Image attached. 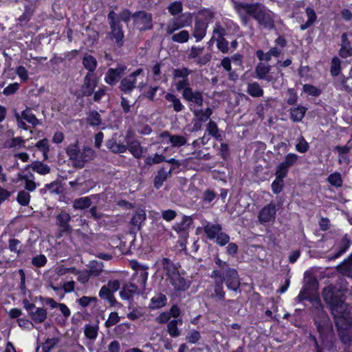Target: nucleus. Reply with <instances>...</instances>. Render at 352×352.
<instances>
[{
	"mask_svg": "<svg viewBox=\"0 0 352 352\" xmlns=\"http://www.w3.org/2000/svg\"><path fill=\"white\" fill-rule=\"evenodd\" d=\"M126 69V65L124 63H118L115 68H109L105 74L104 82L111 86L116 85Z\"/></svg>",
	"mask_w": 352,
	"mask_h": 352,
	"instance_id": "11",
	"label": "nucleus"
},
{
	"mask_svg": "<svg viewBox=\"0 0 352 352\" xmlns=\"http://www.w3.org/2000/svg\"><path fill=\"white\" fill-rule=\"evenodd\" d=\"M165 99L170 103L168 108H173L175 112H181L184 109V106L180 99L175 94L168 93L165 95Z\"/></svg>",
	"mask_w": 352,
	"mask_h": 352,
	"instance_id": "27",
	"label": "nucleus"
},
{
	"mask_svg": "<svg viewBox=\"0 0 352 352\" xmlns=\"http://www.w3.org/2000/svg\"><path fill=\"white\" fill-rule=\"evenodd\" d=\"M307 109L303 107H297L291 109V119L296 122H300L305 116Z\"/></svg>",
	"mask_w": 352,
	"mask_h": 352,
	"instance_id": "40",
	"label": "nucleus"
},
{
	"mask_svg": "<svg viewBox=\"0 0 352 352\" xmlns=\"http://www.w3.org/2000/svg\"><path fill=\"white\" fill-rule=\"evenodd\" d=\"M21 117L33 126H36L39 124V120L36 118L35 115L32 113V110L28 107L22 111Z\"/></svg>",
	"mask_w": 352,
	"mask_h": 352,
	"instance_id": "46",
	"label": "nucleus"
},
{
	"mask_svg": "<svg viewBox=\"0 0 352 352\" xmlns=\"http://www.w3.org/2000/svg\"><path fill=\"white\" fill-rule=\"evenodd\" d=\"M172 171L173 168H170L169 170H166L164 167H162L159 169L153 180L154 187L156 189H160L162 186L164 182L171 175Z\"/></svg>",
	"mask_w": 352,
	"mask_h": 352,
	"instance_id": "25",
	"label": "nucleus"
},
{
	"mask_svg": "<svg viewBox=\"0 0 352 352\" xmlns=\"http://www.w3.org/2000/svg\"><path fill=\"white\" fill-rule=\"evenodd\" d=\"M215 264L218 265L219 269H214L210 276L216 280L220 279L225 275H227L230 270H235V269L230 267L227 262L221 261L219 258L215 259Z\"/></svg>",
	"mask_w": 352,
	"mask_h": 352,
	"instance_id": "18",
	"label": "nucleus"
},
{
	"mask_svg": "<svg viewBox=\"0 0 352 352\" xmlns=\"http://www.w3.org/2000/svg\"><path fill=\"white\" fill-rule=\"evenodd\" d=\"M191 89L192 87H190L188 78L182 79L176 83V89L177 91L182 92V94H186L188 90H190Z\"/></svg>",
	"mask_w": 352,
	"mask_h": 352,
	"instance_id": "55",
	"label": "nucleus"
},
{
	"mask_svg": "<svg viewBox=\"0 0 352 352\" xmlns=\"http://www.w3.org/2000/svg\"><path fill=\"white\" fill-rule=\"evenodd\" d=\"M179 320H172L167 324V331L169 335L173 338H177L180 335V331L177 328Z\"/></svg>",
	"mask_w": 352,
	"mask_h": 352,
	"instance_id": "52",
	"label": "nucleus"
},
{
	"mask_svg": "<svg viewBox=\"0 0 352 352\" xmlns=\"http://www.w3.org/2000/svg\"><path fill=\"white\" fill-rule=\"evenodd\" d=\"M277 209L272 202L263 206L258 212L257 218L259 223L262 225L273 223L276 217Z\"/></svg>",
	"mask_w": 352,
	"mask_h": 352,
	"instance_id": "10",
	"label": "nucleus"
},
{
	"mask_svg": "<svg viewBox=\"0 0 352 352\" xmlns=\"http://www.w3.org/2000/svg\"><path fill=\"white\" fill-rule=\"evenodd\" d=\"M192 222V219L190 217L184 215L180 222L174 225L173 229L177 233H180L186 231L190 227Z\"/></svg>",
	"mask_w": 352,
	"mask_h": 352,
	"instance_id": "37",
	"label": "nucleus"
},
{
	"mask_svg": "<svg viewBox=\"0 0 352 352\" xmlns=\"http://www.w3.org/2000/svg\"><path fill=\"white\" fill-rule=\"evenodd\" d=\"M309 147V144L302 136L298 138V142L296 145V149L297 151L301 153H305L308 151Z\"/></svg>",
	"mask_w": 352,
	"mask_h": 352,
	"instance_id": "62",
	"label": "nucleus"
},
{
	"mask_svg": "<svg viewBox=\"0 0 352 352\" xmlns=\"http://www.w3.org/2000/svg\"><path fill=\"white\" fill-rule=\"evenodd\" d=\"M226 292L223 290L222 280L214 279V292L211 294L210 298L216 300H224Z\"/></svg>",
	"mask_w": 352,
	"mask_h": 352,
	"instance_id": "31",
	"label": "nucleus"
},
{
	"mask_svg": "<svg viewBox=\"0 0 352 352\" xmlns=\"http://www.w3.org/2000/svg\"><path fill=\"white\" fill-rule=\"evenodd\" d=\"M168 11L172 15H176L182 12V3L180 1H174L168 6Z\"/></svg>",
	"mask_w": 352,
	"mask_h": 352,
	"instance_id": "64",
	"label": "nucleus"
},
{
	"mask_svg": "<svg viewBox=\"0 0 352 352\" xmlns=\"http://www.w3.org/2000/svg\"><path fill=\"white\" fill-rule=\"evenodd\" d=\"M97 298L91 296H82L76 300V302L82 307L85 308L89 306L91 303L96 302Z\"/></svg>",
	"mask_w": 352,
	"mask_h": 352,
	"instance_id": "60",
	"label": "nucleus"
},
{
	"mask_svg": "<svg viewBox=\"0 0 352 352\" xmlns=\"http://www.w3.org/2000/svg\"><path fill=\"white\" fill-rule=\"evenodd\" d=\"M162 138H168V142L174 147H179L186 144V139L179 135H170L168 131H164L161 134Z\"/></svg>",
	"mask_w": 352,
	"mask_h": 352,
	"instance_id": "29",
	"label": "nucleus"
},
{
	"mask_svg": "<svg viewBox=\"0 0 352 352\" xmlns=\"http://www.w3.org/2000/svg\"><path fill=\"white\" fill-rule=\"evenodd\" d=\"M192 73V71L187 67L175 69L173 71V77L176 78L185 79Z\"/></svg>",
	"mask_w": 352,
	"mask_h": 352,
	"instance_id": "56",
	"label": "nucleus"
},
{
	"mask_svg": "<svg viewBox=\"0 0 352 352\" xmlns=\"http://www.w3.org/2000/svg\"><path fill=\"white\" fill-rule=\"evenodd\" d=\"M322 298L333 316L335 323L343 321L340 316L351 313L348 304L344 302V290L340 286L330 285L323 289Z\"/></svg>",
	"mask_w": 352,
	"mask_h": 352,
	"instance_id": "2",
	"label": "nucleus"
},
{
	"mask_svg": "<svg viewBox=\"0 0 352 352\" xmlns=\"http://www.w3.org/2000/svg\"><path fill=\"white\" fill-rule=\"evenodd\" d=\"M183 98L188 102L189 109L190 107L195 108V105L201 107L204 104L203 92L199 90H193L192 88L186 94H182Z\"/></svg>",
	"mask_w": 352,
	"mask_h": 352,
	"instance_id": "12",
	"label": "nucleus"
},
{
	"mask_svg": "<svg viewBox=\"0 0 352 352\" xmlns=\"http://www.w3.org/2000/svg\"><path fill=\"white\" fill-rule=\"evenodd\" d=\"M245 8H247L249 15L252 16L263 28L271 30L275 28L276 14L261 3L256 2L253 3V5H245Z\"/></svg>",
	"mask_w": 352,
	"mask_h": 352,
	"instance_id": "3",
	"label": "nucleus"
},
{
	"mask_svg": "<svg viewBox=\"0 0 352 352\" xmlns=\"http://www.w3.org/2000/svg\"><path fill=\"white\" fill-rule=\"evenodd\" d=\"M219 280H222V284L225 282L227 287L229 289L236 292L239 290L241 283L239 278V275L237 271L235 270H230L227 275H225L223 278H221Z\"/></svg>",
	"mask_w": 352,
	"mask_h": 352,
	"instance_id": "14",
	"label": "nucleus"
},
{
	"mask_svg": "<svg viewBox=\"0 0 352 352\" xmlns=\"http://www.w3.org/2000/svg\"><path fill=\"white\" fill-rule=\"evenodd\" d=\"M208 23L205 20L197 19L192 30V36L196 42L201 41L206 36Z\"/></svg>",
	"mask_w": 352,
	"mask_h": 352,
	"instance_id": "16",
	"label": "nucleus"
},
{
	"mask_svg": "<svg viewBox=\"0 0 352 352\" xmlns=\"http://www.w3.org/2000/svg\"><path fill=\"white\" fill-rule=\"evenodd\" d=\"M106 146L115 154H121L126 151V144L117 140L116 134L107 140Z\"/></svg>",
	"mask_w": 352,
	"mask_h": 352,
	"instance_id": "21",
	"label": "nucleus"
},
{
	"mask_svg": "<svg viewBox=\"0 0 352 352\" xmlns=\"http://www.w3.org/2000/svg\"><path fill=\"white\" fill-rule=\"evenodd\" d=\"M206 131L209 135L212 136L218 140H221V135L215 122L210 120L206 126Z\"/></svg>",
	"mask_w": 352,
	"mask_h": 352,
	"instance_id": "44",
	"label": "nucleus"
},
{
	"mask_svg": "<svg viewBox=\"0 0 352 352\" xmlns=\"http://www.w3.org/2000/svg\"><path fill=\"white\" fill-rule=\"evenodd\" d=\"M69 159L76 168H82L85 164L94 158L95 151L90 147L85 146L80 150L78 143L69 145L66 149Z\"/></svg>",
	"mask_w": 352,
	"mask_h": 352,
	"instance_id": "4",
	"label": "nucleus"
},
{
	"mask_svg": "<svg viewBox=\"0 0 352 352\" xmlns=\"http://www.w3.org/2000/svg\"><path fill=\"white\" fill-rule=\"evenodd\" d=\"M87 122L91 126H98L101 124L102 118L98 111H91L87 114Z\"/></svg>",
	"mask_w": 352,
	"mask_h": 352,
	"instance_id": "42",
	"label": "nucleus"
},
{
	"mask_svg": "<svg viewBox=\"0 0 352 352\" xmlns=\"http://www.w3.org/2000/svg\"><path fill=\"white\" fill-rule=\"evenodd\" d=\"M217 41V47L219 51L223 54H227L230 52V48L228 47V42L225 38H215Z\"/></svg>",
	"mask_w": 352,
	"mask_h": 352,
	"instance_id": "61",
	"label": "nucleus"
},
{
	"mask_svg": "<svg viewBox=\"0 0 352 352\" xmlns=\"http://www.w3.org/2000/svg\"><path fill=\"white\" fill-rule=\"evenodd\" d=\"M30 195L25 190H21L18 192L16 200L21 206H28L30 203Z\"/></svg>",
	"mask_w": 352,
	"mask_h": 352,
	"instance_id": "58",
	"label": "nucleus"
},
{
	"mask_svg": "<svg viewBox=\"0 0 352 352\" xmlns=\"http://www.w3.org/2000/svg\"><path fill=\"white\" fill-rule=\"evenodd\" d=\"M143 73L141 68L137 69L130 74L124 76L120 80L118 89L125 94H131L137 87L138 77Z\"/></svg>",
	"mask_w": 352,
	"mask_h": 352,
	"instance_id": "7",
	"label": "nucleus"
},
{
	"mask_svg": "<svg viewBox=\"0 0 352 352\" xmlns=\"http://www.w3.org/2000/svg\"><path fill=\"white\" fill-rule=\"evenodd\" d=\"M138 287L135 284H125L122 287L120 295L122 299L130 300L133 299L134 294L138 293Z\"/></svg>",
	"mask_w": 352,
	"mask_h": 352,
	"instance_id": "28",
	"label": "nucleus"
},
{
	"mask_svg": "<svg viewBox=\"0 0 352 352\" xmlns=\"http://www.w3.org/2000/svg\"><path fill=\"white\" fill-rule=\"evenodd\" d=\"M340 49L339 50V55L346 58L352 56V47L350 44V41L348 39V35L346 33H343L341 35V44Z\"/></svg>",
	"mask_w": 352,
	"mask_h": 352,
	"instance_id": "24",
	"label": "nucleus"
},
{
	"mask_svg": "<svg viewBox=\"0 0 352 352\" xmlns=\"http://www.w3.org/2000/svg\"><path fill=\"white\" fill-rule=\"evenodd\" d=\"M59 339L57 338H48L43 343L42 349L43 352H50L51 350L58 343Z\"/></svg>",
	"mask_w": 352,
	"mask_h": 352,
	"instance_id": "59",
	"label": "nucleus"
},
{
	"mask_svg": "<svg viewBox=\"0 0 352 352\" xmlns=\"http://www.w3.org/2000/svg\"><path fill=\"white\" fill-rule=\"evenodd\" d=\"M190 38V34L187 30H182L177 33L173 34L172 41L179 43H186Z\"/></svg>",
	"mask_w": 352,
	"mask_h": 352,
	"instance_id": "49",
	"label": "nucleus"
},
{
	"mask_svg": "<svg viewBox=\"0 0 352 352\" xmlns=\"http://www.w3.org/2000/svg\"><path fill=\"white\" fill-rule=\"evenodd\" d=\"M305 13L307 17V20L305 23L301 24L300 26V30L302 31L311 27L317 19V14L314 8L311 7H307L305 8Z\"/></svg>",
	"mask_w": 352,
	"mask_h": 352,
	"instance_id": "30",
	"label": "nucleus"
},
{
	"mask_svg": "<svg viewBox=\"0 0 352 352\" xmlns=\"http://www.w3.org/2000/svg\"><path fill=\"white\" fill-rule=\"evenodd\" d=\"M303 91L305 93L312 96H318L322 93L321 90L316 87L308 84L303 86Z\"/></svg>",
	"mask_w": 352,
	"mask_h": 352,
	"instance_id": "63",
	"label": "nucleus"
},
{
	"mask_svg": "<svg viewBox=\"0 0 352 352\" xmlns=\"http://www.w3.org/2000/svg\"><path fill=\"white\" fill-rule=\"evenodd\" d=\"M222 231V226L220 224H214L210 222H207L204 226V232L206 236L210 239H214L218 234Z\"/></svg>",
	"mask_w": 352,
	"mask_h": 352,
	"instance_id": "26",
	"label": "nucleus"
},
{
	"mask_svg": "<svg viewBox=\"0 0 352 352\" xmlns=\"http://www.w3.org/2000/svg\"><path fill=\"white\" fill-rule=\"evenodd\" d=\"M33 170L41 174L46 175L50 172V168L48 165L43 164L41 162H35L32 164Z\"/></svg>",
	"mask_w": 352,
	"mask_h": 352,
	"instance_id": "50",
	"label": "nucleus"
},
{
	"mask_svg": "<svg viewBox=\"0 0 352 352\" xmlns=\"http://www.w3.org/2000/svg\"><path fill=\"white\" fill-rule=\"evenodd\" d=\"M91 205V200L89 197H82L76 199L73 201V208L76 210H83Z\"/></svg>",
	"mask_w": 352,
	"mask_h": 352,
	"instance_id": "39",
	"label": "nucleus"
},
{
	"mask_svg": "<svg viewBox=\"0 0 352 352\" xmlns=\"http://www.w3.org/2000/svg\"><path fill=\"white\" fill-rule=\"evenodd\" d=\"M97 86V80L94 74L88 72L84 79V84L82 87V93L85 96H90Z\"/></svg>",
	"mask_w": 352,
	"mask_h": 352,
	"instance_id": "20",
	"label": "nucleus"
},
{
	"mask_svg": "<svg viewBox=\"0 0 352 352\" xmlns=\"http://www.w3.org/2000/svg\"><path fill=\"white\" fill-rule=\"evenodd\" d=\"M126 147V151L129 150L136 159L141 158L143 153L146 151V149L141 146L140 142L137 140L132 141L127 140Z\"/></svg>",
	"mask_w": 352,
	"mask_h": 352,
	"instance_id": "23",
	"label": "nucleus"
},
{
	"mask_svg": "<svg viewBox=\"0 0 352 352\" xmlns=\"http://www.w3.org/2000/svg\"><path fill=\"white\" fill-rule=\"evenodd\" d=\"M272 66L267 63H258L255 67V77L261 80H265L267 82L274 84L277 82L278 77L271 72Z\"/></svg>",
	"mask_w": 352,
	"mask_h": 352,
	"instance_id": "9",
	"label": "nucleus"
},
{
	"mask_svg": "<svg viewBox=\"0 0 352 352\" xmlns=\"http://www.w3.org/2000/svg\"><path fill=\"white\" fill-rule=\"evenodd\" d=\"M157 271H163L167 278L178 271L175 265L168 258L158 259L156 261Z\"/></svg>",
	"mask_w": 352,
	"mask_h": 352,
	"instance_id": "15",
	"label": "nucleus"
},
{
	"mask_svg": "<svg viewBox=\"0 0 352 352\" xmlns=\"http://www.w3.org/2000/svg\"><path fill=\"white\" fill-rule=\"evenodd\" d=\"M245 5H253V3L234 2V8L240 16L243 23L246 25L248 20L247 14L249 15V12H248L247 8H245Z\"/></svg>",
	"mask_w": 352,
	"mask_h": 352,
	"instance_id": "32",
	"label": "nucleus"
},
{
	"mask_svg": "<svg viewBox=\"0 0 352 352\" xmlns=\"http://www.w3.org/2000/svg\"><path fill=\"white\" fill-rule=\"evenodd\" d=\"M134 25L140 31H146L153 28L152 15L145 11L135 12L132 14Z\"/></svg>",
	"mask_w": 352,
	"mask_h": 352,
	"instance_id": "8",
	"label": "nucleus"
},
{
	"mask_svg": "<svg viewBox=\"0 0 352 352\" xmlns=\"http://www.w3.org/2000/svg\"><path fill=\"white\" fill-rule=\"evenodd\" d=\"M341 60L337 56L331 59L330 73L332 76H339L341 72Z\"/></svg>",
	"mask_w": 352,
	"mask_h": 352,
	"instance_id": "51",
	"label": "nucleus"
},
{
	"mask_svg": "<svg viewBox=\"0 0 352 352\" xmlns=\"http://www.w3.org/2000/svg\"><path fill=\"white\" fill-rule=\"evenodd\" d=\"M167 301L166 296L163 294H157L151 299L150 308L155 309H159L166 305Z\"/></svg>",
	"mask_w": 352,
	"mask_h": 352,
	"instance_id": "36",
	"label": "nucleus"
},
{
	"mask_svg": "<svg viewBox=\"0 0 352 352\" xmlns=\"http://www.w3.org/2000/svg\"><path fill=\"white\" fill-rule=\"evenodd\" d=\"M327 181L331 186L336 188L341 187L343 183L341 174L338 172L330 174L327 177Z\"/></svg>",
	"mask_w": 352,
	"mask_h": 352,
	"instance_id": "47",
	"label": "nucleus"
},
{
	"mask_svg": "<svg viewBox=\"0 0 352 352\" xmlns=\"http://www.w3.org/2000/svg\"><path fill=\"white\" fill-rule=\"evenodd\" d=\"M22 244L21 241L16 239H11L8 241V248L10 252L21 254L23 252Z\"/></svg>",
	"mask_w": 352,
	"mask_h": 352,
	"instance_id": "53",
	"label": "nucleus"
},
{
	"mask_svg": "<svg viewBox=\"0 0 352 352\" xmlns=\"http://www.w3.org/2000/svg\"><path fill=\"white\" fill-rule=\"evenodd\" d=\"M315 310L318 316L315 317V324L320 334L321 344L320 345L315 336H311L314 342L315 352H323V349L331 351L334 347L335 335L332 324L323 309L319 300H316Z\"/></svg>",
	"mask_w": 352,
	"mask_h": 352,
	"instance_id": "1",
	"label": "nucleus"
},
{
	"mask_svg": "<svg viewBox=\"0 0 352 352\" xmlns=\"http://www.w3.org/2000/svg\"><path fill=\"white\" fill-rule=\"evenodd\" d=\"M107 18L111 29L109 36L111 39H114L116 45L120 47L123 45L124 36L122 26L121 23H120L118 14L113 10H111L109 12Z\"/></svg>",
	"mask_w": 352,
	"mask_h": 352,
	"instance_id": "5",
	"label": "nucleus"
},
{
	"mask_svg": "<svg viewBox=\"0 0 352 352\" xmlns=\"http://www.w3.org/2000/svg\"><path fill=\"white\" fill-rule=\"evenodd\" d=\"M247 93L254 98H261L264 94V91L257 82H253L248 84Z\"/></svg>",
	"mask_w": 352,
	"mask_h": 352,
	"instance_id": "34",
	"label": "nucleus"
},
{
	"mask_svg": "<svg viewBox=\"0 0 352 352\" xmlns=\"http://www.w3.org/2000/svg\"><path fill=\"white\" fill-rule=\"evenodd\" d=\"M351 244V241L349 239L347 234H345L342 238L337 241L333 248L336 250L335 254L329 257V259H336L342 255L349 248Z\"/></svg>",
	"mask_w": 352,
	"mask_h": 352,
	"instance_id": "17",
	"label": "nucleus"
},
{
	"mask_svg": "<svg viewBox=\"0 0 352 352\" xmlns=\"http://www.w3.org/2000/svg\"><path fill=\"white\" fill-rule=\"evenodd\" d=\"M146 214L144 211L136 212L131 220V223L140 229L141 223L145 221Z\"/></svg>",
	"mask_w": 352,
	"mask_h": 352,
	"instance_id": "57",
	"label": "nucleus"
},
{
	"mask_svg": "<svg viewBox=\"0 0 352 352\" xmlns=\"http://www.w3.org/2000/svg\"><path fill=\"white\" fill-rule=\"evenodd\" d=\"M98 327L96 325H91L89 324H85L84 327V332L86 338L89 339L93 344L94 340L98 336Z\"/></svg>",
	"mask_w": 352,
	"mask_h": 352,
	"instance_id": "38",
	"label": "nucleus"
},
{
	"mask_svg": "<svg viewBox=\"0 0 352 352\" xmlns=\"http://www.w3.org/2000/svg\"><path fill=\"white\" fill-rule=\"evenodd\" d=\"M190 23V20L188 19H184L182 17L174 19L167 25L166 32L168 34H173L175 31L182 28L188 26Z\"/></svg>",
	"mask_w": 352,
	"mask_h": 352,
	"instance_id": "22",
	"label": "nucleus"
},
{
	"mask_svg": "<svg viewBox=\"0 0 352 352\" xmlns=\"http://www.w3.org/2000/svg\"><path fill=\"white\" fill-rule=\"evenodd\" d=\"M72 217L65 210H60L56 215V224L61 232L70 233L72 231V226L69 225Z\"/></svg>",
	"mask_w": 352,
	"mask_h": 352,
	"instance_id": "13",
	"label": "nucleus"
},
{
	"mask_svg": "<svg viewBox=\"0 0 352 352\" xmlns=\"http://www.w3.org/2000/svg\"><path fill=\"white\" fill-rule=\"evenodd\" d=\"M349 79V77H346L344 75L339 76L334 82L333 85L336 89L342 90L348 93L352 91L351 87L347 84V81Z\"/></svg>",
	"mask_w": 352,
	"mask_h": 352,
	"instance_id": "35",
	"label": "nucleus"
},
{
	"mask_svg": "<svg viewBox=\"0 0 352 352\" xmlns=\"http://www.w3.org/2000/svg\"><path fill=\"white\" fill-rule=\"evenodd\" d=\"M103 263L101 261H91L89 263V273L92 276H98L102 272Z\"/></svg>",
	"mask_w": 352,
	"mask_h": 352,
	"instance_id": "43",
	"label": "nucleus"
},
{
	"mask_svg": "<svg viewBox=\"0 0 352 352\" xmlns=\"http://www.w3.org/2000/svg\"><path fill=\"white\" fill-rule=\"evenodd\" d=\"M164 161H166V157L163 155L155 153L153 157H146L144 160V163L146 166H152L153 164H160Z\"/></svg>",
	"mask_w": 352,
	"mask_h": 352,
	"instance_id": "54",
	"label": "nucleus"
},
{
	"mask_svg": "<svg viewBox=\"0 0 352 352\" xmlns=\"http://www.w3.org/2000/svg\"><path fill=\"white\" fill-rule=\"evenodd\" d=\"M213 36L210 39L214 40L215 38H225V36L227 34L226 30L221 25L219 22H217L213 28L212 30Z\"/></svg>",
	"mask_w": 352,
	"mask_h": 352,
	"instance_id": "48",
	"label": "nucleus"
},
{
	"mask_svg": "<svg viewBox=\"0 0 352 352\" xmlns=\"http://www.w3.org/2000/svg\"><path fill=\"white\" fill-rule=\"evenodd\" d=\"M340 318H343V321L340 324L336 323V326L342 342L347 344L352 341V314H349L347 317L342 315Z\"/></svg>",
	"mask_w": 352,
	"mask_h": 352,
	"instance_id": "6",
	"label": "nucleus"
},
{
	"mask_svg": "<svg viewBox=\"0 0 352 352\" xmlns=\"http://www.w3.org/2000/svg\"><path fill=\"white\" fill-rule=\"evenodd\" d=\"M29 316L34 322L41 323L47 318V311L43 307H35Z\"/></svg>",
	"mask_w": 352,
	"mask_h": 352,
	"instance_id": "33",
	"label": "nucleus"
},
{
	"mask_svg": "<svg viewBox=\"0 0 352 352\" xmlns=\"http://www.w3.org/2000/svg\"><path fill=\"white\" fill-rule=\"evenodd\" d=\"M338 267L346 276L352 277V254L347 259L341 263Z\"/></svg>",
	"mask_w": 352,
	"mask_h": 352,
	"instance_id": "45",
	"label": "nucleus"
},
{
	"mask_svg": "<svg viewBox=\"0 0 352 352\" xmlns=\"http://www.w3.org/2000/svg\"><path fill=\"white\" fill-rule=\"evenodd\" d=\"M168 280L174 287L175 289L178 291H185L190 286L189 282L180 275L179 271L168 277Z\"/></svg>",
	"mask_w": 352,
	"mask_h": 352,
	"instance_id": "19",
	"label": "nucleus"
},
{
	"mask_svg": "<svg viewBox=\"0 0 352 352\" xmlns=\"http://www.w3.org/2000/svg\"><path fill=\"white\" fill-rule=\"evenodd\" d=\"M82 65L89 72L93 74L96 69L98 63L96 59L91 55L85 56L82 59Z\"/></svg>",
	"mask_w": 352,
	"mask_h": 352,
	"instance_id": "41",
	"label": "nucleus"
}]
</instances>
